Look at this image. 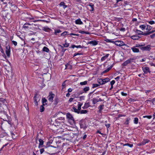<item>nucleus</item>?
Masks as SVG:
<instances>
[{
  "mask_svg": "<svg viewBox=\"0 0 155 155\" xmlns=\"http://www.w3.org/2000/svg\"><path fill=\"white\" fill-rule=\"evenodd\" d=\"M28 23H25L23 25V28H28Z\"/></svg>",
  "mask_w": 155,
  "mask_h": 155,
  "instance_id": "09e8293b",
  "label": "nucleus"
},
{
  "mask_svg": "<svg viewBox=\"0 0 155 155\" xmlns=\"http://www.w3.org/2000/svg\"><path fill=\"white\" fill-rule=\"evenodd\" d=\"M42 29L45 31H48L50 30V29L47 27H43Z\"/></svg>",
  "mask_w": 155,
  "mask_h": 155,
  "instance_id": "2f4dec72",
  "label": "nucleus"
},
{
  "mask_svg": "<svg viewBox=\"0 0 155 155\" xmlns=\"http://www.w3.org/2000/svg\"><path fill=\"white\" fill-rule=\"evenodd\" d=\"M72 108H73V110H74V111L75 112L77 113L78 114L80 113V112H79L80 111L78 109H77L75 107H73Z\"/></svg>",
  "mask_w": 155,
  "mask_h": 155,
  "instance_id": "f704fd0d",
  "label": "nucleus"
},
{
  "mask_svg": "<svg viewBox=\"0 0 155 155\" xmlns=\"http://www.w3.org/2000/svg\"><path fill=\"white\" fill-rule=\"evenodd\" d=\"M65 66H66L65 69H71L72 68V66L71 65H70L68 64H66Z\"/></svg>",
  "mask_w": 155,
  "mask_h": 155,
  "instance_id": "bb28decb",
  "label": "nucleus"
},
{
  "mask_svg": "<svg viewBox=\"0 0 155 155\" xmlns=\"http://www.w3.org/2000/svg\"><path fill=\"white\" fill-rule=\"evenodd\" d=\"M149 141V140L147 139H144L141 143L138 144V145L139 146L144 145L146 143H148Z\"/></svg>",
  "mask_w": 155,
  "mask_h": 155,
  "instance_id": "1a4fd4ad",
  "label": "nucleus"
},
{
  "mask_svg": "<svg viewBox=\"0 0 155 155\" xmlns=\"http://www.w3.org/2000/svg\"><path fill=\"white\" fill-rule=\"evenodd\" d=\"M131 49L134 53H138L139 52V50L138 49L136 48L135 47H133L131 48Z\"/></svg>",
  "mask_w": 155,
  "mask_h": 155,
  "instance_id": "ddd939ff",
  "label": "nucleus"
},
{
  "mask_svg": "<svg viewBox=\"0 0 155 155\" xmlns=\"http://www.w3.org/2000/svg\"><path fill=\"white\" fill-rule=\"evenodd\" d=\"M151 45H148L146 46H143L140 48V49L143 51H150L151 49Z\"/></svg>",
  "mask_w": 155,
  "mask_h": 155,
  "instance_id": "39448f33",
  "label": "nucleus"
},
{
  "mask_svg": "<svg viewBox=\"0 0 155 155\" xmlns=\"http://www.w3.org/2000/svg\"><path fill=\"white\" fill-rule=\"evenodd\" d=\"M39 144L38 148H40L43 147H45V146L43 145L44 143V141L41 139H39Z\"/></svg>",
  "mask_w": 155,
  "mask_h": 155,
  "instance_id": "9d476101",
  "label": "nucleus"
},
{
  "mask_svg": "<svg viewBox=\"0 0 155 155\" xmlns=\"http://www.w3.org/2000/svg\"><path fill=\"white\" fill-rule=\"evenodd\" d=\"M109 80L110 79L109 78H106L104 79L102 78L99 79L98 80V81L100 84L103 85L108 82Z\"/></svg>",
  "mask_w": 155,
  "mask_h": 155,
  "instance_id": "f257e3e1",
  "label": "nucleus"
},
{
  "mask_svg": "<svg viewBox=\"0 0 155 155\" xmlns=\"http://www.w3.org/2000/svg\"><path fill=\"white\" fill-rule=\"evenodd\" d=\"M66 117L68 118L70 120L74 121V119L72 115L70 113H68L67 114Z\"/></svg>",
  "mask_w": 155,
  "mask_h": 155,
  "instance_id": "9b49d317",
  "label": "nucleus"
},
{
  "mask_svg": "<svg viewBox=\"0 0 155 155\" xmlns=\"http://www.w3.org/2000/svg\"><path fill=\"white\" fill-rule=\"evenodd\" d=\"M109 54H106L105 56H104L101 58V61H103L105 60L109 56Z\"/></svg>",
  "mask_w": 155,
  "mask_h": 155,
  "instance_id": "a211bd4d",
  "label": "nucleus"
},
{
  "mask_svg": "<svg viewBox=\"0 0 155 155\" xmlns=\"http://www.w3.org/2000/svg\"><path fill=\"white\" fill-rule=\"evenodd\" d=\"M50 144V142H47V144L46 146H45V148H47L48 147H49V144Z\"/></svg>",
  "mask_w": 155,
  "mask_h": 155,
  "instance_id": "864d4df0",
  "label": "nucleus"
},
{
  "mask_svg": "<svg viewBox=\"0 0 155 155\" xmlns=\"http://www.w3.org/2000/svg\"><path fill=\"white\" fill-rule=\"evenodd\" d=\"M42 100L43 104H44V103H46L47 101V100L45 98H42Z\"/></svg>",
  "mask_w": 155,
  "mask_h": 155,
  "instance_id": "603ef678",
  "label": "nucleus"
},
{
  "mask_svg": "<svg viewBox=\"0 0 155 155\" xmlns=\"http://www.w3.org/2000/svg\"><path fill=\"white\" fill-rule=\"evenodd\" d=\"M12 43L15 45L16 46L17 44V43L16 41H12Z\"/></svg>",
  "mask_w": 155,
  "mask_h": 155,
  "instance_id": "6e6d98bb",
  "label": "nucleus"
},
{
  "mask_svg": "<svg viewBox=\"0 0 155 155\" xmlns=\"http://www.w3.org/2000/svg\"><path fill=\"white\" fill-rule=\"evenodd\" d=\"M154 31H149V32L146 33V35H149L152 34Z\"/></svg>",
  "mask_w": 155,
  "mask_h": 155,
  "instance_id": "3c124183",
  "label": "nucleus"
},
{
  "mask_svg": "<svg viewBox=\"0 0 155 155\" xmlns=\"http://www.w3.org/2000/svg\"><path fill=\"white\" fill-rule=\"evenodd\" d=\"M45 105L44 104H43L41 105L40 107V111L41 112H43L45 110V108L44 107V106Z\"/></svg>",
  "mask_w": 155,
  "mask_h": 155,
  "instance_id": "b1692460",
  "label": "nucleus"
},
{
  "mask_svg": "<svg viewBox=\"0 0 155 155\" xmlns=\"http://www.w3.org/2000/svg\"><path fill=\"white\" fill-rule=\"evenodd\" d=\"M115 44L117 46H119L126 45V44H124L123 41H116L115 42Z\"/></svg>",
  "mask_w": 155,
  "mask_h": 155,
  "instance_id": "20e7f679",
  "label": "nucleus"
},
{
  "mask_svg": "<svg viewBox=\"0 0 155 155\" xmlns=\"http://www.w3.org/2000/svg\"><path fill=\"white\" fill-rule=\"evenodd\" d=\"M6 48V54L7 56L9 57L10 56V47L9 46H7Z\"/></svg>",
  "mask_w": 155,
  "mask_h": 155,
  "instance_id": "0eeeda50",
  "label": "nucleus"
},
{
  "mask_svg": "<svg viewBox=\"0 0 155 155\" xmlns=\"http://www.w3.org/2000/svg\"><path fill=\"white\" fill-rule=\"evenodd\" d=\"M130 120V119H127V120H126V121L125 122V124H129V122Z\"/></svg>",
  "mask_w": 155,
  "mask_h": 155,
  "instance_id": "13d9d810",
  "label": "nucleus"
},
{
  "mask_svg": "<svg viewBox=\"0 0 155 155\" xmlns=\"http://www.w3.org/2000/svg\"><path fill=\"white\" fill-rule=\"evenodd\" d=\"M89 90V87H86L83 89V90L84 92L86 93Z\"/></svg>",
  "mask_w": 155,
  "mask_h": 155,
  "instance_id": "c756f323",
  "label": "nucleus"
},
{
  "mask_svg": "<svg viewBox=\"0 0 155 155\" xmlns=\"http://www.w3.org/2000/svg\"><path fill=\"white\" fill-rule=\"evenodd\" d=\"M82 105V103H81L80 102H78V109L79 111H80V110H81V106Z\"/></svg>",
  "mask_w": 155,
  "mask_h": 155,
  "instance_id": "4be33fe9",
  "label": "nucleus"
},
{
  "mask_svg": "<svg viewBox=\"0 0 155 155\" xmlns=\"http://www.w3.org/2000/svg\"><path fill=\"white\" fill-rule=\"evenodd\" d=\"M94 91H93L92 92H91L88 94V97L90 98L91 95L94 92Z\"/></svg>",
  "mask_w": 155,
  "mask_h": 155,
  "instance_id": "0e129e2a",
  "label": "nucleus"
},
{
  "mask_svg": "<svg viewBox=\"0 0 155 155\" xmlns=\"http://www.w3.org/2000/svg\"><path fill=\"white\" fill-rule=\"evenodd\" d=\"M44 151V148H42L40 150V152L41 154H42Z\"/></svg>",
  "mask_w": 155,
  "mask_h": 155,
  "instance_id": "052dcab7",
  "label": "nucleus"
},
{
  "mask_svg": "<svg viewBox=\"0 0 155 155\" xmlns=\"http://www.w3.org/2000/svg\"><path fill=\"white\" fill-rule=\"evenodd\" d=\"M138 119L137 117H135L134 120V123L137 124L138 123Z\"/></svg>",
  "mask_w": 155,
  "mask_h": 155,
  "instance_id": "4c0bfd02",
  "label": "nucleus"
},
{
  "mask_svg": "<svg viewBox=\"0 0 155 155\" xmlns=\"http://www.w3.org/2000/svg\"><path fill=\"white\" fill-rule=\"evenodd\" d=\"M144 118H147L148 119H150L152 117V116L151 115L149 116H143Z\"/></svg>",
  "mask_w": 155,
  "mask_h": 155,
  "instance_id": "a19ab883",
  "label": "nucleus"
},
{
  "mask_svg": "<svg viewBox=\"0 0 155 155\" xmlns=\"http://www.w3.org/2000/svg\"><path fill=\"white\" fill-rule=\"evenodd\" d=\"M91 7V9L89 10L90 11H93L94 10V5L92 3H90L89 5Z\"/></svg>",
  "mask_w": 155,
  "mask_h": 155,
  "instance_id": "5701e85b",
  "label": "nucleus"
},
{
  "mask_svg": "<svg viewBox=\"0 0 155 155\" xmlns=\"http://www.w3.org/2000/svg\"><path fill=\"white\" fill-rule=\"evenodd\" d=\"M92 101L93 104H94L98 102V99L94 98L92 99Z\"/></svg>",
  "mask_w": 155,
  "mask_h": 155,
  "instance_id": "393cba45",
  "label": "nucleus"
},
{
  "mask_svg": "<svg viewBox=\"0 0 155 155\" xmlns=\"http://www.w3.org/2000/svg\"><path fill=\"white\" fill-rule=\"evenodd\" d=\"M50 146L51 147H54V148H55V150H54L55 151H55V152L54 153H53L52 154H55V153L58 150V146H57V147H54V146H52V145H51Z\"/></svg>",
  "mask_w": 155,
  "mask_h": 155,
  "instance_id": "473e14b6",
  "label": "nucleus"
},
{
  "mask_svg": "<svg viewBox=\"0 0 155 155\" xmlns=\"http://www.w3.org/2000/svg\"><path fill=\"white\" fill-rule=\"evenodd\" d=\"M144 45H142V44H137L135 46H134L135 47H142Z\"/></svg>",
  "mask_w": 155,
  "mask_h": 155,
  "instance_id": "a18cd8bd",
  "label": "nucleus"
},
{
  "mask_svg": "<svg viewBox=\"0 0 155 155\" xmlns=\"http://www.w3.org/2000/svg\"><path fill=\"white\" fill-rule=\"evenodd\" d=\"M99 86V85L98 84H93V86L92 88H94L95 87H97Z\"/></svg>",
  "mask_w": 155,
  "mask_h": 155,
  "instance_id": "49530a36",
  "label": "nucleus"
},
{
  "mask_svg": "<svg viewBox=\"0 0 155 155\" xmlns=\"http://www.w3.org/2000/svg\"><path fill=\"white\" fill-rule=\"evenodd\" d=\"M87 81H85L84 82H81L80 83V84L81 85H85L87 84Z\"/></svg>",
  "mask_w": 155,
  "mask_h": 155,
  "instance_id": "58836bf2",
  "label": "nucleus"
},
{
  "mask_svg": "<svg viewBox=\"0 0 155 155\" xmlns=\"http://www.w3.org/2000/svg\"><path fill=\"white\" fill-rule=\"evenodd\" d=\"M70 35H75V36H78L79 35V34H74V33H71L70 34Z\"/></svg>",
  "mask_w": 155,
  "mask_h": 155,
  "instance_id": "e2e57ef3",
  "label": "nucleus"
},
{
  "mask_svg": "<svg viewBox=\"0 0 155 155\" xmlns=\"http://www.w3.org/2000/svg\"><path fill=\"white\" fill-rule=\"evenodd\" d=\"M105 41H106L107 42H114L113 41H112L111 40H109V39H107Z\"/></svg>",
  "mask_w": 155,
  "mask_h": 155,
  "instance_id": "680f3d73",
  "label": "nucleus"
},
{
  "mask_svg": "<svg viewBox=\"0 0 155 155\" xmlns=\"http://www.w3.org/2000/svg\"><path fill=\"white\" fill-rule=\"evenodd\" d=\"M131 38L134 40H138L140 38V37L137 35H133L131 36Z\"/></svg>",
  "mask_w": 155,
  "mask_h": 155,
  "instance_id": "f3484780",
  "label": "nucleus"
},
{
  "mask_svg": "<svg viewBox=\"0 0 155 155\" xmlns=\"http://www.w3.org/2000/svg\"><path fill=\"white\" fill-rule=\"evenodd\" d=\"M43 51L48 52L49 51V49L47 47L45 46L43 48Z\"/></svg>",
  "mask_w": 155,
  "mask_h": 155,
  "instance_id": "c85d7f7f",
  "label": "nucleus"
},
{
  "mask_svg": "<svg viewBox=\"0 0 155 155\" xmlns=\"http://www.w3.org/2000/svg\"><path fill=\"white\" fill-rule=\"evenodd\" d=\"M140 28H141L142 30H143L144 29H145L146 26L144 25H142L140 26Z\"/></svg>",
  "mask_w": 155,
  "mask_h": 155,
  "instance_id": "79ce46f5",
  "label": "nucleus"
},
{
  "mask_svg": "<svg viewBox=\"0 0 155 155\" xmlns=\"http://www.w3.org/2000/svg\"><path fill=\"white\" fill-rule=\"evenodd\" d=\"M98 41L94 40L90 41L88 43L90 44H91L93 46L96 45L98 44Z\"/></svg>",
  "mask_w": 155,
  "mask_h": 155,
  "instance_id": "f8f14e48",
  "label": "nucleus"
},
{
  "mask_svg": "<svg viewBox=\"0 0 155 155\" xmlns=\"http://www.w3.org/2000/svg\"><path fill=\"white\" fill-rule=\"evenodd\" d=\"M104 105V104L101 105L99 106L98 108L99 109V113H101L102 110L103 109V107Z\"/></svg>",
  "mask_w": 155,
  "mask_h": 155,
  "instance_id": "412c9836",
  "label": "nucleus"
},
{
  "mask_svg": "<svg viewBox=\"0 0 155 155\" xmlns=\"http://www.w3.org/2000/svg\"><path fill=\"white\" fill-rule=\"evenodd\" d=\"M75 23L76 24L78 25H81L83 23L80 18H78L75 21Z\"/></svg>",
  "mask_w": 155,
  "mask_h": 155,
  "instance_id": "dca6fc26",
  "label": "nucleus"
},
{
  "mask_svg": "<svg viewBox=\"0 0 155 155\" xmlns=\"http://www.w3.org/2000/svg\"><path fill=\"white\" fill-rule=\"evenodd\" d=\"M84 105L86 107V108H88L90 106V103L89 102H87L86 103L84 104Z\"/></svg>",
  "mask_w": 155,
  "mask_h": 155,
  "instance_id": "37998d69",
  "label": "nucleus"
},
{
  "mask_svg": "<svg viewBox=\"0 0 155 155\" xmlns=\"http://www.w3.org/2000/svg\"><path fill=\"white\" fill-rule=\"evenodd\" d=\"M37 95V97H36L37 101H39L40 100V97L37 94H36L35 95Z\"/></svg>",
  "mask_w": 155,
  "mask_h": 155,
  "instance_id": "8fccbe9b",
  "label": "nucleus"
},
{
  "mask_svg": "<svg viewBox=\"0 0 155 155\" xmlns=\"http://www.w3.org/2000/svg\"><path fill=\"white\" fill-rule=\"evenodd\" d=\"M69 43H66L65 44H63V46H62L61 45H60V46H61V48H64V47H68L69 46Z\"/></svg>",
  "mask_w": 155,
  "mask_h": 155,
  "instance_id": "7c9ffc66",
  "label": "nucleus"
},
{
  "mask_svg": "<svg viewBox=\"0 0 155 155\" xmlns=\"http://www.w3.org/2000/svg\"><path fill=\"white\" fill-rule=\"evenodd\" d=\"M79 33L82 34H90L89 32L87 31H79Z\"/></svg>",
  "mask_w": 155,
  "mask_h": 155,
  "instance_id": "e433bc0d",
  "label": "nucleus"
},
{
  "mask_svg": "<svg viewBox=\"0 0 155 155\" xmlns=\"http://www.w3.org/2000/svg\"><path fill=\"white\" fill-rule=\"evenodd\" d=\"M136 58L134 57L130 58L125 61L123 64L122 65L124 66H126L128 64L131 63L134 61L136 59Z\"/></svg>",
  "mask_w": 155,
  "mask_h": 155,
  "instance_id": "f03ea898",
  "label": "nucleus"
},
{
  "mask_svg": "<svg viewBox=\"0 0 155 155\" xmlns=\"http://www.w3.org/2000/svg\"><path fill=\"white\" fill-rule=\"evenodd\" d=\"M84 96H83L80 97V100H84Z\"/></svg>",
  "mask_w": 155,
  "mask_h": 155,
  "instance_id": "bf43d9fd",
  "label": "nucleus"
},
{
  "mask_svg": "<svg viewBox=\"0 0 155 155\" xmlns=\"http://www.w3.org/2000/svg\"><path fill=\"white\" fill-rule=\"evenodd\" d=\"M152 28V27L149 25H147V28H146V29L148 31H149Z\"/></svg>",
  "mask_w": 155,
  "mask_h": 155,
  "instance_id": "de8ad7c7",
  "label": "nucleus"
},
{
  "mask_svg": "<svg viewBox=\"0 0 155 155\" xmlns=\"http://www.w3.org/2000/svg\"><path fill=\"white\" fill-rule=\"evenodd\" d=\"M151 101V103H152L153 104H154V103L155 101V97L153 98L152 100H151V101Z\"/></svg>",
  "mask_w": 155,
  "mask_h": 155,
  "instance_id": "774afa93",
  "label": "nucleus"
},
{
  "mask_svg": "<svg viewBox=\"0 0 155 155\" xmlns=\"http://www.w3.org/2000/svg\"><path fill=\"white\" fill-rule=\"evenodd\" d=\"M17 8V7L14 4L12 5V7H10L11 10L13 12L14 11L16 10Z\"/></svg>",
  "mask_w": 155,
  "mask_h": 155,
  "instance_id": "4468645a",
  "label": "nucleus"
},
{
  "mask_svg": "<svg viewBox=\"0 0 155 155\" xmlns=\"http://www.w3.org/2000/svg\"><path fill=\"white\" fill-rule=\"evenodd\" d=\"M60 5L61 6H62L64 9H65L67 7V5L65 4L64 2H61L60 4Z\"/></svg>",
  "mask_w": 155,
  "mask_h": 155,
  "instance_id": "aec40b11",
  "label": "nucleus"
},
{
  "mask_svg": "<svg viewBox=\"0 0 155 155\" xmlns=\"http://www.w3.org/2000/svg\"><path fill=\"white\" fill-rule=\"evenodd\" d=\"M79 112L81 114H85L87 112V110H82Z\"/></svg>",
  "mask_w": 155,
  "mask_h": 155,
  "instance_id": "72a5a7b5",
  "label": "nucleus"
},
{
  "mask_svg": "<svg viewBox=\"0 0 155 155\" xmlns=\"http://www.w3.org/2000/svg\"><path fill=\"white\" fill-rule=\"evenodd\" d=\"M136 32L137 33L138 35H142V34H143V31L138 30H136Z\"/></svg>",
  "mask_w": 155,
  "mask_h": 155,
  "instance_id": "c9c22d12",
  "label": "nucleus"
},
{
  "mask_svg": "<svg viewBox=\"0 0 155 155\" xmlns=\"http://www.w3.org/2000/svg\"><path fill=\"white\" fill-rule=\"evenodd\" d=\"M0 51L2 53H4V51L2 48V47L1 44H0Z\"/></svg>",
  "mask_w": 155,
  "mask_h": 155,
  "instance_id": "5fc2aeb1",
  "label": "nucleus"
},
{
  "mask_svg": "<svg viewBox=\"0 0 155 155\" xmlns=\"http://www.w3.org/2000/svg\"><path fill=\"white\" fill-rule=\"evenodd\" d=\"M67 33H68L67 31H64V32H63V33H62L61 34V36H64L65 35L67 34Z\"/></svg>",
  "mask_w": 155,
  "mask_h": 155,
  "instance_id": "c03bdc74",
  "label": "nucleus"
},
{
  "mask_svg": "<svg viewBox=\"0 0 155 155\" xmlns=\"http://www.w3.org/2000/svg\"><path fill=\"white\" fill-rule=\"evenodd\" d=\"M148 22L151 25H152L155 24V22L153 21H148Z\"/></svg>",
  "mask_w": 155,
  "mask_h": 155,
  "instance_id": "4d7b16f0",
  "label": "nucleus"
},
{
  "mask_svg": "<svg viewBox=\"0 0 155 155\" xmlns=\"http://www.w3.org/2000/svg\"><path fill=\"white\" fill-rule=\"evenodd\" d=\"M84 46H81V45H72L70 48H74L75 47L77 48H83Z\"/></svg>",
  "mask_w": 155,
  "mask_h": 155,
  "instance_id": "2eb2a0df",
  "label": "nucleus"
},
{
  "mask_svg": "<svg viewBox=\"0 0 155 155\" xmlns=\"http://www.w3.org/2000/svg\"><path fill=\"white\" fill-rule=\"evenodd\" d=\"M113 64L110 67H109V68H107V69H106V70H105L103 72V73H105L108 72L109 71H110L111 69V68L113 67Z\"/></svg>",
  "mask_w": 155,
  "mask_h": 155,
  "instance_id": "6ab92c4d",
  "label": "nucleus"
},
{
  "mask_svg": "<svg viewBox=\"0 0 155 155\" xmlns=\"http://www.w3.org/2000/svg\"><path fill=\"white\" fill-rule=\"evenodd\" d=\"M36 97H37V95H35V96L34 97V101L35 102V104L37 106L38 105V101H37Z\"/></svg>",
  "mask_w": 155,
  "mask_h": 155,
  "instance_id": "cd10ccee",
  "label": "nucleus"
},
{
  "mask_svg": "<svg viewBox=\"0 0 155 155\" xmlns=\"http://www.w3.org/2000/svg\"><path fill=\"white\" fill-rule=\"evenodd\" d=\"M80 125L81 128H83L84 129H85L87 127L84 121H81L80 122Z\"/></svg>",
  "mask_w": 155,
  "mask_h": 155,
  "instance_id": "6e6552de",
  "label": "nucleus"
},
{
  "mask_svg": "<svg viewBox=\"0 0 155 155\" xmlns=\"http://www.w3.org/2000/svg\"><path fill=\"white\" fill-rule=\"evenodd\" d=\"M142 70L145 74H147L148 73H150L151 71L149 68L147 67H142Z\"/></svg>",
  "mask_w": 155,
  "mask_h": 155,
  "instance_id": "7ed1b4c3",
  "label": "nucleus"
},
{
  "mask_svg": "<svg viewBox=\"0 0 155 155\" xmlns=\"http://www.w3.org/2000/svg\"><path fill=\"white\" fill-rule=\"evenodd\" d=\"M121 144H122L123 146H127L130 147H132L133 146V144H130L128 143H127L125 144L121 143Z\"/></svg>",
  "mask_w": 155,
  "mask_h": 155,
  "instance_id": "a878e982",
  "label": "nucleus"
},
{
  "mask_svg": "<svg viewBox=\"0 0 155 155\" xmlns=\"http://www.w3.org/2000/svg\"><path fill=\"white\" fill-rule=\"evenodd\" d=\"M94 91H93L92 92H91L88 94V97L90 98L91 95L94 92Z\"/></svg>",
  "mask_w": 155,
  "mask_h": 155,
  "instance_id": "69168bd1",
  "label": "nucleus"
},
{
  "mask_svg": "<svg viewBox=\"0 0 155 155\" xmlns=\"http://www.w3.org/2000/svg\"><path fill=\"white\" fill-rule=\"evenodd\" d=\"M61 32V31L59 29H57L55 30V34L57 35V33H59Z\"/></svg>",
  "mask_w": 155,
  "mask_h": 155,
  "instance_id": "ea45409f",
  "label": "nucleus"
},
{
  "mask_svg": "<svg viewBox=\"0 0 155 155\" xmlns=\"http://www.w3.org/2000/svg\"><path fill=\"white\" fill-rule=\"evenodd\" d=\"M115 83V81L114 80H112L110 82V84L111 85H113V84Z\"/></svg>",
  "mask_w": 155,
  "mask_h": 155,
  "instance_id": "338daca9",
  "label": "nucleus"
},
{
  "mask_svg": "<svg viewBox=\"0 0 155 155\" xmlns=\"http://www.w3.org/2000/svg\"><path fill=\"white\" fill-rule=\"evenodd\" d=\"M54 96L55 95L54 94L52 93L51 92H50L49 95L48 97V100L51 102H52L53 98L54 97Z\"/></svg>",
  "mask_w": 155,
  "mask_h": 155,
  "instance_id": "423d86ee",
  "label": "nucleus"
}]
</instances>
